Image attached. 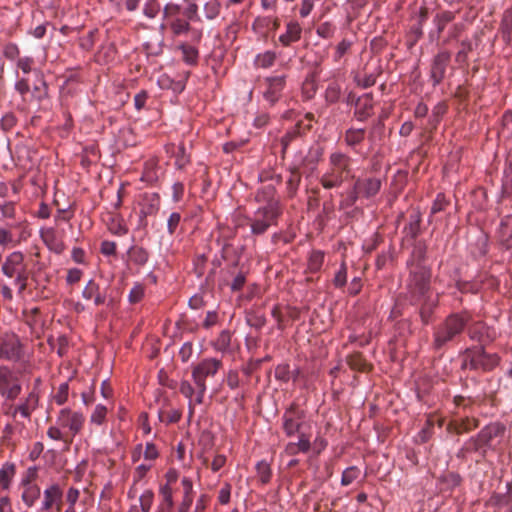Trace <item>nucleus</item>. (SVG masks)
<instances>
[{"label": "nucleus", "instance_id": "1", "mask_svg": "<svg viewBox=\"0 0 512 512\" xmlns=\"http://www.w3.org/2000/svg\"><path fill=\"white\" fill-rule=\"evenodd\" d=\"M425 248L418 243L414 246L411 258L407 262L410 276L407 283V294L414 304L424 302L429 291L430 273L424 264Z\"/></svg>", "mask_w": 512, "mask_h": 512}, {"label": "nucleus", "instance_id": "2", "mask_svg": "<svg viewBox=\"0 0 512 512\" xmlns=\"http://www.w3.org/2000/svg\"><path fill=\"white\" fill-rule=\"evenodd\" d=\"M505 433V426L498 422L490 423L482 428L475 437L464 443L462 452H475L484 457L489 450L500 444Z\"/></svg>", "mask_w": 512, "mask_h": 512}, {"label": "nucleus", "instance_id": "3", "mask_svg": "<svg viewBox=\"0 0 512 512\" xmlns=\"http://www.w3.org/2000/svg\"><path fill=\"white\" fill-rule=\"evenodd\" d=\"M351 172V158L342 152H334L329 157V169L322 175L320 182L325 189L337 188Z\"/></svg>", "mask_w": 512, "mask_h": 512}, {"label": "nucleus", "instance_id": "4", "mask_svg": "<svg viewBox=\"0 0 512 512\" xmlns=\"http://www.w3.org/2000/svg\"><path fill=\"white\" fill-rule=\"evenodd\" d=\"M1 270L6 277L14 278V285L18 289V294L22 295L27 287L29 275L24 254L20 251H13L8 254L5 257Z\"/></svg>", "mask_w": 512, "mask_h": 512}, {"label": "nucleus", "instance_id": "5", "mask_svg": "<svg viewBox=\"0 0 512 512\" xmlns=\"http://www.w3.org/2000/svg\"><path fill=\"white\" fill-rule=\"evenodd\" d=\"M462 369L489 371L498 365L499 357L496 353H487L483 346L467 349L460 357Z\"/></svg>", "mask_w": 512, "mask_h": 512}, {"label": "nucleus", "instance_id": "6", "mask_svg": "<svg viewBox=\"0 0 512 512\" xmlns=\"http://www.w3.org/2000/svg\"><path fill=\"white\" fill-rule=\"evenodd\" d=\"M281 213L279 201L270 199L267 203L258 208L253 218L250 219L251 233L253 235H262L267 229L276 222Z\"/></svg>", "mask_w": 512, "mask_h": 512}, {"label": "nucleus", "instance_id": "7", "mask_svg": "<svg viewBox=\"0 0 512 512\" xmlns=\"http://www.w3.org/2000/svg\"><path fill=\"white\" fill-rule=\"evenodd\" d=\"M221 367V360L216 358H206L195 365L192 369V379L196 388L207 389L206 379L213 377Z\"/></svg>", "mask_w": 512, "mask_h": 512}, {"label": "nucleus", "instance_id": "8", "mask_svg": "<svg viewBox=\"0 0 512 512\" xmlns=\"http://www.w3.org/2000/svg\"><path fill=\"white\" fill-rule=\"evenodd\" d=\"M85 422V416L80 411H73L69 408H63L60 410L56 424L66 429L67 433L73 439L83 428Z\"/></svg>", "mask_w": 512, "mask_h": 512}, {"label": "nucleus", "instance_id": "9", "mask_svg": "<svg viewBox=\"0 0 512 512\" xmlns=\"http://www.w3.org/2000/svg\"><path fill=\"white\" fill-rule=\"evenodd\" d=\"M24 355L22 343L15 334L0 337V360L19 361Z\"/></svg>", "mask_w": 512, "mask_h": 512}, {"label": "nucleus", "instance_id": "10", "mask_svg": "<svg viewBox=\"0 0 512 512\" xmlns=\"http://www.w3.org/2000/svg\"><path fill=\"white\" fill-rule=\"evenodd\" d=\"M21 390L17 376L8 367L0 366V394L8 400H14Z\"/></svg>", "mask_w": 512, "mask_h": 512}, {"label": "nucleus", "instance_id": "11", "mask_svg": "<svg viewBox=\"0 0 512 512\" xmlns=\"http://www.w3.org/2000/svg\"><path fill=\"white\" fill-rule=\"evenodd\" d=\"M263 98L271 105L277 103L286 88V75H275L264 79Z\"/></svg>", "mask_w": 512, "mask_h": 512}, {"label": "nucleus", "instance_id": "12", "mask_svg": "<svg viewBox=\"0 0 512 512\" xmlns=\"http://www.w3.org/2000/svg\"><path fill=\"white\" fill-rule=\"evenodd\" d=\"M283 429L287 436L299 432L304 419V411L292 404L283 414Z\"/></svg>", "mask_w": 512, "mask_h": 512}, {"label": "nucleus", "instance_id": "13", "mask_svg": "<svg viewBox=\"0 0 512 512\" xmlns=\"http://www.w3.org/2000/svg\"><path fill=\"white\" fill-rule=\"evenodd\" d=\"M469 336L472 340L479 342L483 346L492 342L496 338L497 332L493 327L478 321L469 326Z\"/></svg>", "mask_w": 512, "mask_h": 512}, {"label": "nucleus", "instance_id": "14", "mask_svg": "<svg viewBox=\"0 0 512 512\" xmlns=\"http://www.w3.org/2000/svg\"><path fill=\"white\" fill-rule=\"evenodd\" d=\"M450 433L455 431L460 434L465 431H469L476 427V421L466 413L463 415L459 412H454L453 415L450 414Z\"/></svg>", "mask_w": 512, "mask_h": 512}, {"label": "nucleus", "instance_id": "15", "mask_svg": "<svg viewBox=\"0 0 512 512\" xmlns=\"http://www.w3.org/2000/svg\"><path fill=\"white\" fill-rule=\"evenodd\" d=\"M498 238L502 247L511 253L512 258V214L506 215L501 219Z\"/></svg>", "mask_w": 512, "mask_h": 512}, {"label": "nucleus", "instance_id": "16", "mask_svg": "<svg viewBox=\"0 0 512 512\" xmlns=\"http://www.w3.org/2000/svg\"><path fill=\"white\" fill-rule=\"evenodd\" d=\"M373 111V97L367 93L355 100V112L354 115L358 121H365L371 115Z\"/></svg>", "mask_w": 512, "mask_h": 512}, {"label": "nucleus", "instance_id": "17", "mask_svg": "<svg viewBox=\"0 0 512 512\" xmlns=\"http://www.w3.org/2000/svg\"><path fill=\"white\" fill-rule=\"evenodd\" d=\"M354 185L356 190H359L361 196L371 198L380 191L381 180L373 177L357 179Z\"/></svg>", "mask_w": 512, "mask_h": 512}, {"label": "nucleus", "instance_id": "18", "mask_svg": "<svg viewBox=\"0 0 512 512\" xmlns=\"http://www.w3.org/2000/svg\"><path fill=\"white\" fill-rule=\"evenodd\" d=\"M58 496H63V491L59 484L49 485L43 491V500L41 502L40 511L47 512L51 510L54 503L58 501Z\"/></svg>", "mask_w": 512, "mask_h": 512}, {"label": "nucleus", "instance_id": "19", "mask_svg": "<svg viewBox=\"0 0 512 512\" xmlns=\"http://www.w3.org/2000/svg\"><path fill=\"white\" fill-rule=\"evenodd\" d=\"M301 32L299 23L291 21L286 25V32L281 34L278 40L283 46H289L300 39Z\"/></svg>", "mask_w": 512, "mask_h": 512}, {"label": "nucleus", "instance_id": "20", "mask_svg": "<svg viewBox=\"0 0 512 512\" xmlns=\"http://www.w3.org/2000/svg\"><path fill=\"white\" fill-rule=\"evenodd\" d=\"M82 296L86 300H94L96 306L103 305L106 302V296L100 292V287L93 280H90L82 291Z\"/></svg>", "mask_w": 512, "mask_h": 512}, {"label": "nucleus", "instance_id": "21", "mask_svg": "<svg viewBox=\"0 0 512 512\" xmlns=\"http://www.w3.org/2000/svg\"><path fill=\"white\" fill-rule=\"evenodd\" d=\"M166 27H169L174 37L188 33L191 28L189 21L181 17L175 18L160 25L161 30H164Z\"/></svg>", "mask_w": 512, "mask_h": 512}, {"label": "nucleus", "instance_id": "22", "mask_svg": "<svg viewBox=\"0 0 512 512\" xmlns=\"http://www.w3.org/2000/svg\"><path fill=\"white\" fill-rule=\"evenodd\" d=\"M40 236L50 250L58 254L64 250V245L57 239L54 228L42 229L40 231Z\"/></svg>", "mask_w": 512, "mask_h": 512}, {"label": "nucleus", "instance_id": "23", "mask_svg": "<svg viewBox=\"0 0 512 512\" xmlns=\"http://www.w3.org/2000/svg\"><path fill=\"white\" fill-rule=\"evenodd\" d=\"M21 499L26 507H33L41 496V489L38 485L21 486Z\"/></svg>", "mask_w": 512, "mask_h": 512}, {"label": "nucleus", "instance_id": "24", "mask_svg": "<svg viewBox=\"0 0 512 512\" xmlns=\"http://www.w3.org/2000/svg\"><path fill=\"white\" fill-rule=\"evenodd\" d=\"M16 474V466L14 463L6 462L0 468V487L2 490L8 491Z\"/></svg>", "mask_w": 512, "mask_h": 512}, {"label": "nucleus", "instance_id": "25", "mask_svg": "<svg viewBox=\"0 0 512 512\" xmlns=\"http://www.w3.org/2000/svg\"><path fill=\"white\" fill-rule=\"evenodd\" d=\"M421 215L419 211L413 210L409 215L408 224L404 228L406 238L415 239L420 232Z\"/></svg>", "mask_w": 512, "mask_h": 512}, {"label": "nucleus", "instance_id": "26", "mask_svg": "<svg viewBox=\"0 0 512 512\" xmlns=\"http://www.w3.org/2000/svg\"><path fill=\"white\" fill-rule=\"evenodd\" d=\"M447 57L444 54L436 57L431 69V77L435 84L441 82L445 77L447 67Z\"/></svg>", "mask_w": 512, "mask_h": 512}, {"label": "nucleus", "instance_id": "27", "mask_svg": "<svg viewBox=\"0 0 512 512\" xmlns=\"http://www.w3.org/2000/svg\"><path fill=\"white\" fill-rule=\"evenodd\" d=\"M502 39L506 44L512 42V12L505 11L500 26Z\"/></svg>", "mask_w": 512, "mask_h": 512}, {"label": "nucleus", "instance_id": "28", "mask_svg": "<svg viewBox=\"0 0 512 512\" xmlns=\"http://www.w3.org/2000/svg\"><path fill=\"white\" fill-rule=\"evenodd\" d=\"M63 430L64 429L62 427L56 424L55 426H51L48 428L47 436L52 440L63 442L65 446L68 448L73 439H71L69 434Z\"/></svg>", "mask_w": 512, "mask_h": 512}, {"label": "nucleus", "instance_id": "29", "mask_svg": "<svg viewBox=\"0 0 512 512\" xmlns=\"http://www.w3.org/2000/svg\"><path fill=\"white\" fill-rule=\"evenodd\" d=\"M365 137V129L359 128H350L345 132L344 141L348 146H356L360 144Z\"/></svg>", "mask_w": 512, "mask_h": 512}, {"label": "nucleus", "instance_id": "30", "mask_svg": "<svg viewBox=\"0 0 512 512\" xmlns=\"http://www.w3.org/2000/svg\"><path fill=\"white\" fill-rule=\"evenodd\" d=\"M468 319H469V317H468V314H466V313L450 315V328H449L450 337L453 334H456V333H459L460 331H462V329L467 324Z\"/></svg>", "mask_w": 512, "mask_h": 512}, {"label": "nucleus", "instance_id": "31", "mask_svg": "<svg viewBox=\"0 0 512 512\" xmlns=\"http://www.w3.org/2000/svg\"><path fill=\"white\" fill-rule=\"evenodd\" d=\"M277 55L274 51L267 50L256 56L255 64L260 68H270L274 65Z\"/></svg>", "mask_w": 512, "mask_h": 512}, {"label": "nucleus", "instance_id": "32", "mask_svg": "<svg viewBox=\"0 0 512 512\" xmlns=\"http://www.w3.org/2000/svg\"><path fill=\"white\" fill-rule=\"evenodd\" d=\"M182 7L180 4L168 2L163 8V20L168 22L180 17Z\"/></svg>", "mask_w": 512, "mask_h": 512}, {"label": "nucleus", "instance_id": "33", "mask_svg": "<svg viewBox=\"0 0 512 512\" xmlns=\"http://www.w3.org/2000/svg\"><path fill=\"white\" fill-rule=\"evenodd\" d=\"M107 412L108 410L106 406L102 404L96 405L90 415V423L98 426L102 425L106 420Z\"/></svg>", "mask_w": 512, "mask_h": 512}, {"label": "nucleus", "instance_id": "34", "mask_svg": "<svg viewBox=\"0 0 512 512\" xmlns=\"http://www.w3.org/2000/svg\"><path fill=\"white\" fill-rule=\"evenodd\" d=\"M341 96V87L337 82L328 84L325 90V99L328 103H336Z\"/></svg>", "mask_w": 512, "mask_h": 512}, {"label": "nucleus", "instance_id": "35", "mask_svg": "<svg viewBox=\"0 0 512 512\" xmlns=\"http://www.w3.org/2000/svg\"><path fill=\"white\" fill-rule=\"evenodd\" d=\"M38 477V468L36 466L28 467L27 470L22 474L19 487L36 485L35 480Z\"/></svg>", "mask_w": 512, "mask_h": 512}, {"label": "nucleus", "instance_id": "36", "mask_svg": "<svg viewBox=\"0 0 512 512\" xmlns=\"http://www.w3.org/2000/svg\"><path fill=\"white\" fill-rule=\"evenodd\" d=\"M131 260L138 265H144L149 258L148 252L142 247H133L130 250Z\"/></svg>", "mask_w": 512, "mask_h": 512}, {"label": "nucleus", "instance_id": "37", "mask_svg": "<svg viewBox=\"0 0 512 512\" xmlns=\"http://www.w3.org/2000/svg\"><path fill=\"white\" fill-rule=\"evenodd\" d=\"M359 475H360V470L357 467H355V466L348 467L342 473L341 484L343 486H348V485L352 484L359 477Z\"/></svg>", "mask_w": 512, "mask_h": 512}, {"label": "nucleus", "instance_id": "38", "mask_svg": "<svg viewBox=\"0 0 512 512\" xmlns=\"http://www.w3.org/2000/svg\"><path fill=\"white\" fill-rule=\"evenodd\" d=\"M324 261V254L321 251H313L310 254L309 261H308V267L310 271L316 272L318 271Z\"/></svg>", "mask_w": 512, "mask_h": 512}, {"label": "nucleus", "instance_id": "39", "mask_svg": "<svg viewBox=\"0 0 512 512\" xmlns=\"http://www.w3.org/2000/svg\"><path fill=\"white\" fill-rule=\"evenodd\" d=\"M258 477L261 483L266 484L271 478V469L268 463L261 461L256 466Z\"/></svg>", "mask_w": 512, "mask_h": 512}, {"label": "nucleus", "instance_id": "40", "mask_svg": "<svg viewBox=\"0 0 512 512\" xmlns=\"http://www.w3.org/2000/svg\"><path fill=\"white\" fill-rule=\"evenodd\" d=\"M204 13L207 19H215L220 13V4L216 0H211L205 3Z\"/></svg>", "mask_w": 512, "mask_h": 512}, {"label": "nucleus", "instance_id": "41", "mask_svg": "<svg viewBox=\"0 0 512 512\" xmlns=\"http://www.w3.org/2000/svg\"><path fill=\"white\" fill-rule=\"evenodd\" d=\"M48 95V88H47V84L45 81H43L42 79H40L37 83H35L34 85V88H33V92H32V96L33 98H35L37 101H41L43 99H45Z\"/></svg>", "mask_w": 512, "mask_h": 512}, {"label": "nucleus", "instance_id": "42", "mask_svg": "<svg viewBox=\"0 0 512 512\" xmlns=\"http://www.w3.org/2000/svg\"><path fill=\"white\" fill-rule=\"evenodd\" d=\"M68 394L69 385L67 382H64L59 385L57 392L53 396V399L58 405H63L68 399Z\"/></svg>", "mask_w": 512, "mask_h": 512}, {"label": "nucleus", "instance_id": "43", "mask_svg": "<svg viewBox=\"0 0 512 512\" xmlns=\"http://www.w3.org/2000/svg\"><path fill=\"white\" fill-rule=\"evenodd\" d=\"M160 10V5L157 0H146L143 13L146 17L155 18Z\"/></svg>", "mask_w": 512, "mask_h": 512}, {"label": "nucleus", "instance_id": "44", "mask_svg": "<svg viewBox=\"0 0 512 512\" xmlns=\"http://www.w3.org/2000/svg\"><path fill=\"white\" fill-rule=\"evenodd\" d=\"M190 162V157L186 152V149L183 144H180L178 146L177 152H176V161L175 164L178 168L182 169L184 168L188 163Z\"/></svg>", "mask_w": 512, "mask_h": 512}, {"label": "nucleus", "instance_id": "45", "mask_svg": "<svg viewBox=\"0 0 512 512\" xmlns=\"http://www.w3.org/2000/svg\"><path fill=\"white\" fill-rule=\"evenodd\" d=\"M181 50L183 53V59L188 64H194L198 58V51L189 45H182Z\"/></svg>", "mask_w": 512, "mask_h": 512}, {"label": "nucleus", "instance_id": "46", "mask_svg": "<svg viewBox=\"0 0 512 512\" xmlns=\"http://www.w3.org/2000/svg\"><path fill=\"white\" fill-rule=\"evenodd\" d=\"M144 286L141 284H135L129 292L128 300L132 304H136L144 297Z\"/></svg>", "mask_w": 512, "mask_h": 512}, {"label": "nucleus", "instance_id": "47", "mask_svg": "<svg viewBox=\"0 0 512 512\" xmlns=\"http://www.w3.org/2000/svg\"><path fill=\"white\" fill-rule=\"evenodd\" d=\"M247 323L250 327H253V328L259 330L262 327H264V325L266 324V318L263 314H258V313L249 314L247 316Z\"/></svg>", "mask_w": 512, "mask_h": 512}, {"label": "nucleus", "instance_id": "48", "mask_svg": "<svg viewBox=\"0 0 512 512\" xmlns=\"http://www.w3.org/2000/svg\"><path fill=\"white\" fill-rule=\"evenodd\" d=\"M179 391L181 392L182 395L189 399V414L191 416L193 413L191 399L195 393L194 388L188 381H182L179 387Z\"/></svg>", "mask_w": 512, "mask_h": 512}, {"label": "nucleus", "instance_id": "49", "mask_svg": "<svg viewBox=\"0 0 512 512\" xmlns=\"http://www.w3.org/2000/svg\"><path fill=\"white\" fill-rule=\"evenodd\" d=\"M446 205V195L444 193H439L431 207V215L435 217L437 213L444 211Z\"/></svg>", "mask_w": 512, "mask_h": 512}, {"label": "nucleus", "instance_id": "50", "mask_svg": "<svg viewBox=\"0 0 512 512\" xmlns=\"http://www.w3.org/2000/svg\"><path fill=\"white\" fill-rule=\"evenodd\" d=\"M15 217V206L13 202H4L0 205V220L12 219Z\"/></svg>", "mask_w": 512, "mask_h": 512}, {"label": "nucleus", "instance_id": "51", "mask_svg": "<svg viewBox=\"0 0 512 512\" xmlns=\"http://www.w3.org/2000/svg\"><path fill=\"white\" fill-rule=\"evenodd\" d=\"M154 494L151 490H146L139 498L142 512H149L153 503Z\"/></svg>", "mask_w": 512, "mask_h": 512}, {"label": "nucleus", "instance_id": "52", "mask_svg": "<svg viewBox=\"0 0 512 512\" xmlns=\"http://www.w3.org/2000/svg\"><path fill=\"white\" fill-rule=\"evenodd\" d=\"M335 28L329 22H324L317 27L316 33L318 36L329 39L334 35Z\"/></svg>", "mask_w": 512, "mask_h": 512}, {"label": "nucleus", "instance_id": "53", "mask_svg": "<svg viewBox=\"0 0 512 512\" xmlns=\"http://www.w3.org/2000/svg\"><path fill=\"white\" fill-rule=\"evenodd\" d=\"M34 60L31 57L18 58L16 67L20 69L24 74H28L32 71Z\"/></svg>", "mask_w": 512, "mask_h": 512}, {"label": "nucleus", "instance_id": "54", "mask_svg": "<svg viewBox=\"0 0 512 512\" xmlns=\"http://www.w3.org/2000/svg\"><path fill=\"white\" fill-rule=\"evenodd\" d=\"M109 230L116 235H124L127 233V227L121 219L113 218L109 225Z\"/></svg>", "mask_w": 512, "mask_h": 512}, {"label": "nucleus", "instance_id": "55", "mask_svg": "<svg viewBox=\"0 0 512 512\" xmlns=\"http://www.w3.org/2000/svg\"><path fill=\"white\" fill-rule=\"evenodd\" d=\"M181 418V413L176 410L172 409L167 412L165 415L164 412H159V419L160 421L167 422V423H175L178 422Z\"/></svg>", "mask_w": 512, "mask_h": 512}, {"label": "nucleus", "instance_id": "56", "mask_svg": "<svg viewBox=\"0 0 512 512\" xmlns=\"http://www.w3.org/2000/svg\"><path fill=\"white\" fill-rule=\"evenodd\" d=\"M290 369L288 364H280L275 368V378L283 382L289 380Z\"/></svg>", "mask_w": 512, "mask_h": 512}, {"label": "nucleus", "instance_id": "57", "mask_svg": "<svg viewBox=\"0 0 512 512\" xmlns=\"http://www.w3.org/2000/svg\"><path fill=\"white\" fill-rule=\"evenodd\" d=\"M334 285L336 287H342L347 282V269L345 264L343 263L339 269V271L336 273L334 277Z\"/></svg>", "mask_w": 512, "mask_h": 512}, {"label": "nucleus", "instance_id": "58", "mask_svg": "<svg viewBox=\"0 0 512 512\" xmlns=\"http://www.w3.org/2000/svg\"><path fill=\"white\" fill-rule=\"evenodd\" d=\"M181 221V215L178 212H173L167 221V230L169 234H173Z\"/></svg>", "mask_w": 512, "mask_h": 512}, {"label": "nucleus", "instance_id": "59", "mask_svg": "<svg viewBox=\"0 0 512 512\" xmlns=\"http://www.w3.org/2000/svg\"><path fill=\"white\" fill-rule=\"evenodd\" d=\"M300 180V173L296 170L291 171L289 179L287 180L288 189L290 190L291 193L297 190Z\"/></svg>", "mask_w": 512, "mask_h": 512}, {"label": "nucleus", "instance_id": "60", "mask_svg": "<svg viewBox=\"0 0 512 512\" xmlns=\"http://www.w3.org/2000/svg\"><path fill=\"white\" fill-rule=\"evenodd\" d=\"M160 493L163 496L164 505L167 509H171L173 507V497H172V489L169 485H165L161 487Z\"/></svg>", "mask_w": 512, "mask_h": 512}, {"label": "nucleus", "instance_id": "61", "mask_svg": "<svg viewBox=\"0 0 512 512\" xmlns=\"http://www.w3.org/2000/svg\"><path fill=\"white\" fill-rule=\"evenodd\" d=\"M80 496V492L77 488L70 487L66 493V501L68 506L75 507Z\"/></svg>", "mask_w": 512, "mask_h": 512}, {"label": "nucleus", "instance_id": "62", "mask_svg": "<svg viewBox=\"0 0 512 512\" xmlns=\"http://www.w3.org/2000/svg\"><path fill=\"white\" fill-rule=\"evenodd\" d=\"M13 243V234L10 230L0 227V246L6 247Z\"/></svg>", "mask_w": 512, "mask_h": 512}, {"label": "nucleus", "instance_id": "63", "mask_svg": "<svg viewBox=\"0 0 512 512\" xmlns=\"http://www.w3.org/2000/svg\"><path fill=\"white\" fill-rule=\"evenodd\" d=\"M4 56L9 60H15L19 57V49L15 44H8L4 48Z\"/></svg>", "mask_w": 512, "mask_h": 512}, {"label": "nucleus", "instance_id": "64", "mask_svg": "<svg viewBox=\"0 0 512 512\" xmlns=\"http://www.w3.org/2000/svg\"><path fill=\"white\" fill-rule=\"evenodd\" d=\"M226 382L231 389H236L240 383L238 372L234 370L229 371L227 374Z\"/></svg>", "mask_w": 512, "mask_h": 512}]
</instances>
